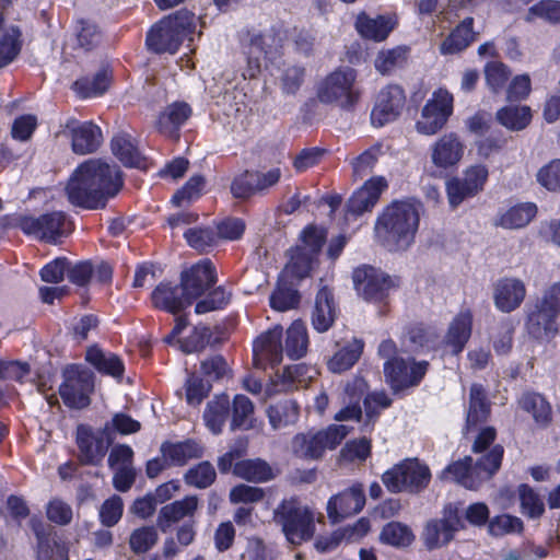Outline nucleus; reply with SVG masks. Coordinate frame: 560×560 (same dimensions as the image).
Masks as SVG:
<instances>
[{"label":"nucleus","mask_w":560,"mask_h":560,"mask_svg":"<svg viewBox=\"0 0 560 560\" xmlns=\"http://www.w3.org/2000/svg\"><path fill=\"white\" fill-rule=\"evenodd\" d=\"M300 300L301 296L298 290L279 285L270 296V305L277 311L285 312L298 307Z\"/></svg>","instance_id":"63"},{"label":"nucleus","mask_w":560,"mask_h":560,"mask_svg":"<svg viewBox=\"0 0 560 560\" xmlns=\"http://www.w3.org/2000/svg\"><path fill=\"white\" fill-rule=\"evenodd\" d=\"M525 295V284L518 279L504 278L494 285V304L504 313L516 310L524 301Z\"/></svg>","instance_id":"26"},{"label":"nucleus","mask_w":560,"mask_h":560,"mask_svg":"<svg viewBox=\"0 0 560 560\" xmlns=\"http://www.w3.org/2000/svg\"><path fill=\"white\" fill-rule=\"evenodd\" d=\"M363 402L366 420L362 431L371 432L381 411L390 407L392 399L385 392H375L366 395Z\"/></svg>","instance_id":"51"},{"label":"nucleus","mask_w":560,"mask_h":560,"mask_svg":"<svg viewBox=\"0 0 560 560\" xmlns=\"http://www.w3.org/2000/svg\"><path fill=\"white\" fill-rule=\"evenodd\" d=\"M532 110L528 106H504L495 114V118L506 129L520 131L532 121Z\"/></svg>","instance_id":"45"},{"label":"nucleus","mask_w":560,"mask_h":560,"mask_svg":"<svg viewBox=\"0 0 560 560\" xmlns=\"http://www.w3.org/2000/svg\"><path fill=\"white\" fill-rule=\"evenodd\" d=\"M431 480V472L427 465L417 458H408L382 475V481L392 493H418L425 489Z\"/></svg>","instance_id":"7"},{"label":"nucleus","mask_w":560,"mask_h":560,"mask_svg":"<svg viewBox=\"0 0 560 560\" xmlns=\"http://www.w3.org/2000/svg\"><path fill=\"white\" fill-rule=\"evenodd\" d=\"M103 40V33L98 26L88 20H80L77 27V42L80 48L91 51L98 47Z\"/></svg>","instance_id":"54"},{"label":"nucleus","mask_w":560,"mask_h":560,"mask_svg":"<svg viewBox=\"0 0 560 560\" xmlns=\"http://www.w3.org/2000/svg\"><path fill=\"white\" fill-rule=\"evenodd\" d=\"M185 238L189 246L199 252H206L217 243V235L210 228L188 229Z\"/></svg>","instance_id":"64"},{"label":"nucleus","mask_w":560,"mask_h":560,"mask_svg":"<svg viewBox=\"0 0 560 560\" xmlns=\"http://www.w3.org/2000/svg\"><path fill=\"white\" fill-rule=\"evenodd\" d=\"M231 296L232 293L224 287H218L196 304L195 311L197 314H205L223 308L229 304Z\"/></svg>","instance_id":"61"},{"label":"nucleus","mask_w":560,"mask_h":560,"mask_svg":"<svg viewBox=\"0 0 560 560\" xmlns=\"http://www.w3.org/2000/svg\"><path fill=\"white\" fill-rule=\"evenodd\" d=\"M465 145L457 133H445L432 145V163L439 168L453 167L462 160Z\"/></svg>","instance_id":"24"},{"label":"nucleus","mask_w":560,"mask_h":560,"mask_svg":"<svg viewBox=\"0 0 560 560\" xmlns=\"http://www.w3.org/2000/svg\"><path fill=\"white\" fill-rule=\"evenodd\" d=\"M364 342L353 338L341 347L328 361V369L332 373H342L351 369L360 359Z\"/></svg>","instance_id":"42"},{"label":"nucleus","mask_w":560,"mask_h":560,"mask_svg":"<svg viewBox=\"0 0 560 560\" xmlns=\"http://www.w3.org/2000/svg\"><path fill=\"white\" fill-rule=\"evenodd\" d=\"M195 30V15L179 10L162 18L149 30L145 38L148 49L155 54H175L184 39Z\"/></svg>","instance_id":"4"},{"label":"nucleus","mask_w":560,"mask_h":560,"mask_svg":"<svg viewBox=\"0 0 560 560\" xmlns=\"http://www.w3.org/2000/svg\"><path fill=\"white\" fill-rule=\"evenodd\" d=\"M537 214V206L533 202L520 203L503 212L495 221L497 226L503 229H522Z\"/></svg>","instance_id":"43"},{"label":"nucleus","mask_w":560,"mask_h":560,"mask_svg":"<svg viewBox=\"0 0 560 560\" xmlns=\"http://www.w3.org/2000/svg\"><path fill=\"white\" fill-rule=\"evenodd\" d=\"M160 451L173 466H184L191 459L201 458L205 454L201 442L192 439L176 443L166 441L162 443Z\"/></svg>","instance_id":"31"},{"label":"nucleus","mask_w":560,"mask_h":560,"mask_svg":"<svg viewBox=\"0 0 560 560\" xmlns=\"http://www.w3.org/2000/svg\"><path fill=\"white\" fill-rule=\"evenodd\" d=\"M217 479L214 466L208 462H200L190 467L184 475L186 485L198 489L209 488Z\"/></svg>","instance_id":"50"},{"label":"nucleus","mask_w":560,"mask_h":560,"mask_svg":"<svg viewBox=\"0 0 560 560\" xmlns=\"http://www.w3.org/2000/svg\"><path fill=\"white\" fill-rule=\"evenodd\" d=\"M66 128L71 132V147L77 154H90L95 152L102 143V130L92 121L79 122L71 119Z\"/></svg>","instance_id":"22"},{"label":"nucleus","mask_w":560,"mask_h":560,"mask_svg":"<svg viewBox=\"0 0 560 560\" xmlns=\"http://www.w3.org/2000/svg\"><path fill=\"white\" fill-rule=\"evenodd\" d=\"M472 313L470 310L460 311L451 322L444 337V345L451 349V353L459 354L471 336Z\"/></svg>","instance_id":"29"},{"label":"nucleus","mask_w":560,"mask_h":560,"mask_svg":"<svg viewBox=\"0 0 560 560\" xmlns=\"http://www.w3.org/2000/svg\"><path fill=\"white\" fill-rule=\"evenodd\" d=\"M523 530V521L520 517L510 514L494 516L488 523V532L494 537L521 534Z\"/></svg>","instance_id":"55"},{"label":"nucleus","mask_w":560,"mask_h":560,"mask_svg":"<svg viewBox=\"0 0 560 560\" xmlns=\"http://www.w3.org/2000/svg\"><path fill=\"white\" fill-rule=\"evenodd\" d=\"M254 404L247 396L242 394L236 395L232 402V419L230 424L231 430L235 431L238 429H252L254 427Z\"/></svg>","instance_id":"48"},{"label":"nucleus","mask_w":560,"mask_h":560,"mask_svg":"<svg viewBox=\"0 0 560 560\" xmlns=\"http://www.w3.org/2000/svg\"><path fill=\"white\" fill-rule=\"evenodd\" d=\"M365 493L361 483H354L342 492L332 495L327 503V515L331 523H339L362 511Z\"/></svg>","instance_id":"18"},{"label":"nucleus","mask_w":560,"mask_h":560,"mask_svg":"<svg viewBox=\"0 0 560 560\" xmlns=\"http://www.w3.org/2000/svg\"><path fill=\"white\" fill-rule=\"evenodd\" d=\"M557 317L536 304L535 310L528 314L526 329L535 339L549 341L558 334Z\"/></svg>","instance_id":"32"},{"label":"nucleus","mask_w":560,"mask_h":560,"mask_svg":"<svg viewBox=\"0 0 560 560\" xmlns=\"http://www.w3.org/2000/svg\"><path fill=\"white\" fill-rule=\"evenodd\" d=\"M269 423L273 430L293 425L300 418V406L291 398L278 400L266 410Z\"/></svg>","instance_id":"37"},{"label":"nucleus","mask_w":560,"mask_h":560,"mask_svg":"<svg viewBox=\"0 0 560 560\" xmlns=\"http://www.w3.org/2000/svg\"><path fill=\"white\" fill-rule=\"evenodd\" d=\"M357 71L350 67H340L328 74L317 88V98L325 104L339 103L343 108L352 107L359 93L354 90Z\"/></svg>","instance_id":"9"},{"label":"nucleus","mask_w":560,"mask_h":560,"mask_svg":"<svg viewBox=\"0 0 560 560\" xmlns=\"http://www.w3.org/2000/svg\"><path fill=\"white\" fill-rule=\"evenodd\" d=\"M317 257L306 253L303 248H293L289 262L285 265L283 273L289 279L302 280L310 276Z\"/></svg>","instance_id":"46"},{"label":"nucleus","mask_w":560,"mask_h":560,"mask_svg":"<svg viewBox=\"0 0 560 560\" xmlns=\"http://www.w3.org/2000/svg\"><path fill=\"white\" fill-rule=\"evenodd\" d=\"M503 454L502 445H493L476 462L475 466H472V458L466 456L450 464L442 471L441 479L455 481L467 489H477L482 481L490 479L500 469Z\"/></svg>","instance_id":"5"},{"label":"nucleus","mask_w":560,"mask_h":560,"mask_svg":"<svg viewBox=\"0 0 560 560\" xmlns=\"http://www.w3.org/2000/svg\"><path fill=\"white\" fill-rule=\"evenodd\" d=\"M491 413V402L487 390L481 384H472L469 393V407L466 417V430L476 428L488 420Z\"/></svg>","instance_id":"34"},{"label":"nucleus","mask_w":560,"mask_h":560,"mask_svg":"<svg viewBox=\"0 0 560 560\" xmlns=\"http://www.w3.org/2000/svg\"><path fill=\"white\" fill-rule=\"evenodd\" d=\"M159 534L154 526H141L133 529L129 536V548L136 555L150 551L158 542Z\"/></svg>","instance_id":"52"},{"label":"nucleus","mask_w":560,"mask_h":560,"mask_svg":"<svg viewBox=\"0 0 560 560\" xmlns=\"http://www.w3.org/2000/svg\"><path fill=\"white\" fill-rule=\"evenodd\" d=\"M413 538L412 532L407 526L396 522L385 525L381 533V540L383 542L396 547L409 546Z\"/></svg>","instance_id":"57"},{"label":"nucleus","mask_w":560,"mask_h":560,"mask_svg":"<svg viewBox=\"0 0 560 560\" xmlns=\"http://www.w3.org/2000/svg\"><path fill=\"white\" fill-rule=\"evenodd\" d=\"M397 25V20L392 15H377L370 18L366 13L362 12L355 20V28L358 33L366 39L374 42H383L394 31Z\"/></svg>","instance_id":"27"},{"label":"nucleus","mask_w":560,"mask_h":560,"mask_svg":"<svg viewBox=\"0 0 560 560\" xmlns=\"http://www.w3.org/2000/svg\"><path fill=\"white\" fill-rule=\"evenodd\" d=\"M349 432L345 424H331L324 430L298 433L290 443L292 455L303 460H318L327 450H335Z\"/></svg>","instance_id":"6"},{"label":"nucleus","mask_w":560,"mask_h":560,"mask_svg":"<svg viewBox=\"0 0 560 560\" xmlns=\"http://www.w3.org/2000/svg\"><path fill=\"white\" fill-rule=\"evenodd\" d=\"M124 502L122 499L114 494L103 502L100 508V521L105 527L115 526L122 517Z\"/></svg>","instance_id":"60"},{"label":"nucleus","mask_w":560,"mask_h":560,"mask_svg":"<svg viewBox=\"0 0 560 560\" xmlns=\"http://www.w3.org/2000/svg\"><path fill=\"white\" fill-rule=\"evenodd\" d=\"M352 279L358 293L374 303L385 302L390 291L398 287L390 276L369 265L354 269Z\"/></svg>","instance_id":"11"},{"label":"nucleus","mask_w":560,"mask_h":560,"mask_svg":"<svg viewBox=\"0 0 560 560\" xmlns=\"http://www.w3.org/2000/svg\"><path fill=\"white\" fill-rule=\"evenodd\" d=\"M152 302L155 307L165 310L172 314H178L192 303L183 290L182 283L179 285L161 283L152 292Z\"/></svg>","instance_id":"28"},{"label":"nucleus","mask_w":560,"mask_h":560,"mask_svg":"<svg viewBox=\"0 0 560 560\" xmlns=\"http://www.w3.org/2000/svg\"><path fill=\"white\" fill-rule=\"evenodd\" d=\"M307 349V328L302 320H295L287 330L283 351L290 359L298 360L306 354Z\"/></svg>","instance_id":"44"},{"label":"nucleus","mask_w":560,"mask_h":560,"mask_svg":"<svg viewBox=\"0 0 560 560\" xmlns=\"http://www.w3.org/2000/svg\"><path fill=\"white\" fill-rule=\"evenodd\" d=\"M110 83V75L106 69L96 72L92 78L85 77L73 83V90L83 98L102 95Z\"/></svg>","instance_id":"47"},{"label":"nucleus","mask_w":560,"mask_h":560,"mask_svg":"<svg viewBox=\"0 0 560 560\" xmlns=\"http://www.w3.org/2000/svg\"><path fill=\"white\" fill-rule=\"evenodd\" d=\"M191 115V108L187 103L175 102L168 105L159 116V131L172 138H178V130Z\"/></svg>","instance_id":"35"},{"label":"nucleus","mask_w":560,"mask_h":560,"mask_svg":"<svg viewBox=\"0 0 560 560\" xmlns=\"http://www.w3.org/2000/svg\"><path fill=\"white\" fill-rule=\"evenodd\" d=\"M113 154L128 167L144 168L147 161L138 149L135 139L125 132L116 135L110 142Z\"/></svg>","instance_id":"33"},{"label":"nucleus","mask_w":560,"mask_h":560,"mask_svg":"<svg viewBox=\"0 0 560 560\" xmlns=\"http://www.w3.org/2000/svg\"><path fill=\"white\" fill-rule=\"evenodd\" d=\"M410 51V47L406 45L382 49L375 57L374 67L382 75H390L408 65Z\"/></svg>","instance_id":"36"},{"label":"nucleus","mask_w":560,"mask_h":560,"mask_svg":"<svg viewBox=\"0 0 560 560\" xmlns=\"http://www.w3.org/2000/svg\"><path fill=\"white\" fill-rule=\"evenodd\" d=\"M479 37L475 31V19L466 16L441 42L439 51L443 56L457 55L470 47Z\"/></svg>","instance_id":"21"},{"label":"nucleus","mask_w":560,"mask_h":560,"mask_svg":"<svg viewBox=\"0 0 560 560\" xmlns=\"http://www.w3.org/2000/svg\"><path fill=\"white\" fill-rule=\"evenodd\" d=\"M22 33L18 26L9 27L0 37V68L11 63L20 54Z\"/></svg>","instance_id":"49"},{"label":"nucleus","mask_w":560,"mask_h":560,"mask_svg":"<svg viewBox=\"0 0 560 560\" xmlns=\"http://www.w3.org/2000/svg\"><path fill=\"white\" fill-rule=\"evenodd\" d=\"M36 560H69V548L56 538L36 544Z\"/></svg>","instance_id":"58"},{"label":"nucleus","mask_w":560,"mask_h":560,"mask_svg":"<svg viewBox=\"0 0 560 560\" xmlns=\"http://www.w3.org/2000/svg\"><path fill=\"white\" fill-rule=\"evenodd\" d=\"M217 282V270L209 259H202L184 270L180 276L183 290L191 302L200 298Z\"/></svg>","instance_id":"20"},{"label":"nucleus","mask_w":560,"mask_h":560,"mask_svg":"<svg viewBox=\"0 0 560 560\" xmlns=\"http://www.w3.org/2000/svg\"><path fill=\"white\" fill-rule=\"evenodd\" d=\"M16 225L28 235L42 241L55 243L59 237L69 235L73 231V222L62 211L45 213L40 217H21Z\"/></svg>","instance_id":"10"},{"label":"nucleus","mask_w":560,"mask_h":560,"mask_svg":"<svg viewBox=\"0 0 560 560\" xmlns=\"http://www.w3.org/2000/svg\"><path fill=\"white\" fill-rule=\"evenodd\" d=\"M453 103V95L446 89L441 88L434 91L416 122L417 131L425 136L438 133L452 116Z\"/></svg>","instance_id":"12"},{"label":"nucleus","mask_w":560,"mask_h":560,"mask_svg":"<svg viewBox=\"0 0 560 560\" xmlns=\"http://www.w3.org/2000/svg\"><path fill=\"white\" fill-rule=\"evenodd\" d=\"M486 84L493 94L500 93L505 86L512 74L509 67L501 61H489L485 69Z\"/></svg>","instance_id":"53"},{"label":"nucleus","mask_w":560,"mask_h":560,"mask_svg":"<svg viewBox=\"0 0 560 560\" xmlns=\"http://www.w3.org/2000/svg\"><path fill=\"white\" fill-rule=\"evenodd\" d=\"M488 170L483 165L467 168L462 178L453 177L446 182V192L452 208L458 207L465 199L476 196L483 189L488 179Z\"/></svg>","instance_id":"17"},{"label":"nucleus","mask_w":560,"mask_h":560,"mask_svg":"<svg viewBox=\"0 0 560 560\" xmlns=\"http://www.w3.org/2000/svg\"><path fill=\"white\" fill-rule=\"evenodd\" d=\"M518 495L522 512L524 514L532 518H536L542 515L545 512L544 502L528 485H521L518 487Z\"/></svg>","instance_id":"59"},{"label":"nucleus","mask_w":560,"mask_h":560,"mask_svg":"<svg viewBox=\"0 0 560 560\" xmlns=\"http://www.w3.org/2000/svg\"><path fill=\"white\" fill-rule=\"evenodd\" d=\"M75 443L79 450L78 459L82 465H100L112 443L109 425L105 424L104 429L94 430L90 425L79 424Z\"/></svg>","instance_id":"13"},{"label":"nucleus","mask_w":560,"mask_h":560,"mask_svg":"<svg viewBox=\"0 0 560 560\" xmlns=\"http://www.w3.org/2000/svg\"><path fill=\"white\" fill-rule=\"evenodd\" d=\"M282 327L276 326L261 334L253 345V363L257 369L265 370L282 361Z\"/></svg>","instance_id":"19"},{"label":"nucleus","mask_w":560,"mask_h":560,"mask_svg":"<svg viewBox=\"0 0 560 560\" xmlns=\"http://www.w3.org/2000/svg\"><path fill=\"white\" fill-rule=\"evenodd\" d=\"M464 522L459 510L455 504H447L443 511V517L428 522L423 532V541L428 549L432 550L448 544L454 534L463 529Z\"/></svg>","instance_id":"15"},{"label":"nucleus","mask_w":560,"mask_h":560,"mask_svg":"<svg viewBox=\"0 0 560 560\" xmlns=\"http://www.w3.org/2000/svg\"><path fill=\"white\" fill-rule=\"evenodd\" d=\"M429 369L428 361H415L413 359L395 358L384 363V376L386 383L396 394L407 388L417 386Z\"/></svg>","instance_id":"14"},{"label":"nucleus","mask_w":560,"mask_h":560,"mask_svg":"<svg viewBox=\"0 0 560 560\" xmlns=\"http://www.w3.org/2000/svg\"><path fill=\"white\" fill-rule=\"evenodd\" d=\"M205 183L206 180L203 176L195 175L190 177L184 187L175 192L172 198V202L176 207H182L183 205L189 203L199 198L205 187Z\"/></svg>","instance_id":"62"},{"label":"nucleus","mask_w":560,"mask_h":560,"mask_svg":"<svg viewBox=\"0 0 560 560\" xmlns=\"http://www.w3.org/2000/svg\"><path fill=\"white\" fill-rule=\"evenodd\" d=\"M231 402L225 394L215 396L210 400L203 412V420L207 428L213 434H220L230 415Z\"/></svg>","instance_id":"41"},{"label":"nucleus","mask_w":560,"mask_h":560,"mask_svg":"<svg viewBox=\"0 0 560 560\" xmlns=\"http://www.w3.org/2000/svg\"><path fill=\"white\" fill-rule=\"evenodd\" d=\"M419 220L418 203L409 200L393 201L376 220L375 237L390 252L405 250L413 243Z\"/></svg>","instance_id":"2"},{"label":"nucleus","mask_w":560,"mask_h":560,"mask_svg":"<svg viewBox=\"0 0 560 560\" xmlns=\"http://www.w3.org/2000/svg\"><path fill=\"white\" fill-rule=\"evenodd\" d=\"M233 474L249 482H266L275 478L271 466L261 458L236 462Z\"/></svg>","instance_id":"40"},{"label":"nucleus","mask_w":560,"mask_h":560,"mask_svg":"<svg viewBox=\"0 0 560 560\" xmlns=\"http://www.w3.org/2000/svg\"><path fill=\"white\" fill-rule=\"evenodd\" d=\"M317 513L298 497L283 499L272 512V522L281 528L288 542L301 546L316 532Z\"/></svg>","instance_id":"3"},{"label":"nucleus","mask_w":560,"mask_h":560,"mask_svg":"<svg viewBox=\"0 0 560 560\" xmlns=\"http://www.w3.org/2000/svg\"><path fill=\"white\" fill-rule=\"evenodd\" d=\"M85 360L102 374L110 375L115 378L124 376L125 365L122 360L117 354L105 352L97 346L88 349Z\"/></svg>","instance_id":"38"},{"label":"nucleus","mask_w":560,"mask_h":560,"mask_svg":"<svg viewBox=\"0 0 560 560\" xmlns=\"http://www.w3.org/2000/svg\"><path fill=\"white\" fill-rule=\"evenodd\" d=\"M318 371L305 363H298L287 366L283 371L282 378L284 382L298 387H306L316 376Z\"/></svg>","instance_id":"56"},{"label":"nucleus","mask_w":560,"mask_h":560,"mask_svg":"<svg viewBox=\"0 0 560 560\" xmlns=\"http://www.w3.org/2000/svg\"><path fill=\"white\" fill-rule=\"evenodd\" d=\"M62 378L59 395L63 404L70 409L89 407L95 386L94 373L82 365L71 364L63 369Z\"/></svg>","instance_id":"8"},{"label":"nucleus","mask_w":560,"mask_h":560,"mask_svg":"<svg viewBox=\"0 0 560 560\" xmlns=\"http://www.w3.org/2000/svg\"><path fill=\"white\" fill-rule=\"evenodd\" d=\"M387 187V180L383 176H375L366 180L348 200L347 213L360 215L365 211H371Z\"/></svg>","instance_id":"23"},{"label":"nucleus","mask_w":560,"mask_h":560,"mask_svg":"<svg viewBox=\"0 0 560 560\" xmlns=\"http://www.w3.org/2000/svg\"><path fill=\"white\" fill-rule=\"evenodd\" d=\"M199 500L196 495H187L164 505L158 515L156 524L165 533L172 525L185 520H192L198 510Z\"/></svg>","instance_id":"25"},{"label":"nucleus","mask_w":560,"mask_h":560,"mask_svg":"<svg viewBox=\"0 0 560 560\" xmlns=\"http://www.w3.org/2000/svg\"><path fill=\"white\" fill-rule=\"evenodd\" d=\"M122 186V172L117 165L90 159L75 168L66 186V195L72 206L96 210L105 208Z\"/></svg>","instance_id":"1"},{"label":"nucleus","mask_w":560,"mask_h":560,"mask_svg":"<svg viewBox=\"0 0 560 560\" xmlns=\"http://www.w3.org/2000/svg\"><path fill=\"white\" fill-rule=\"evenodd\" d=\"M406 105V94L398 84H388L377 94L371 112V122L374 127H383L395 121Z\"/></svg>","instance_id":"16"},{"label":"nucleus","mask_w":560,"mask_h":560,"mask_svg":"<svg viewBox=\"0 0 560 560\" xmlns=\"http://www.w3.org/2000/svg\"><path fill=\"white\" fill-rule=\"evenodd\" d=\"M518 406L533 416L538 427L546 428L550 424L552 420L551 406L542 395L526 392L520 397Z\"/></svg>","instance_id":"39"},{"label":"nucleus","mask_w":560,"mask_h":560,"mask_svg":"<svg viewBox=\"0 0 560 560\" xmlns=\"http://www.w3.org/2000/svg\"><path fill=\"white\" fill-rule=\"evenodd\" d=\"M337 317V306L332 291L323 287L316 294L312 312V325L318 332L327 331Z\"/></svg>","instance_id":"30"}]
</instances>
